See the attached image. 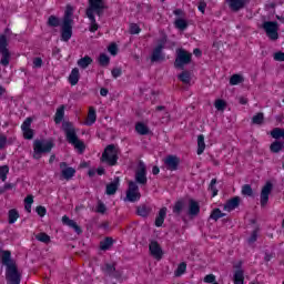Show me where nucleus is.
<instances>
[{
    "instance_id": "36",
    "label": "nucleus",
    "mask_w": 284,
    "mask_h": 284,
    "mask_svg": "<svg viewBox=\"0 0 284 284\" xmlns=\"http://www.w3.org/2000/svg\"><path fill=\"white\" fill-rule=\"evenodd\" d=\"M263 121H265V116L261 112L252 118V123L254 125H263Z\"/></svg>"
},
{
    "instance_id": "22",
    "label": "nucleus",
    "mask_w": 284,
    "mask_h": 284,
    "mask_svg": "<svg viewBox=\"0 0 284 284\" xmlns=\"http://www.w3.org/2000/svg\"><path fill=\"white\" fill-rule=\"evenodd\" d=\"M136 214L138 216H142L143 219H148V216L152 214V207L145 204H142L136 207Z\"/></svg>"
},
{
    "instance_id": "46",
    "label": "nucleus",
    "mask_w": 284,
    "mask_h": 284,
    "mask_svg": "<svg viewBox=\"0 0 284 284\" xmlns=\"http://www.w3.org/2000/svg\"><path fill=\"white\" fill-rule=\"evenodd\" d=\"M165 43H168V36H162L158 40V45L155 47L156 50H163L165 48Z\"/></svg>"
},
{
    "instance_id": "41",
    "label": "nucleus",
    "mask_w": 284,
    "mask_h": 284,
    "mask_svg": "<svg viewBox=\"0 0 284 284\" xmlns=\"http://www.w3.org/2000/svg\"><path fill=\"white\" fill-rule=\"evenodd\" d=\"M225 216V213L221 212L220 209H214L211 213L210 219H213V221H217L219 219H223Z\"/></svg>"
},
{
    "instance_id": "44",
    "label": "nucleus",
    "mask_w": 284,
    "mask_h": 284,
    "mask_svg": "<svg viewBox=\"0 0 284 284\" xmlns=\"http://www.w3.org/2000/svg\"><path fill=\"white\" fill-rule=\"evenodd\" d=\"M175 28H178V30H186L187 29V21H185L184 19L175 20Z\"/></svg>"
},
{
    "instance_id": "28",
    "label": "nucleus",
    "mask_w": 284,
    "mask_h": 284,
    "mask_svg": "<svg viewBox=\"0 0 284 284\" xmlns=\"http://www.w3.org/2000/svg\"><path fill=\"white\" fill-rule=\"evenodd\" d=\"M114 245V240L112 237H105L102 242H100V250L105 252L106 250H110Z\"/></svg>"
},
{
    "instance_id": "24",
    "label": "nucleus",
    "mask_w": 284,
    "mask_h": 284,
    "mask_svg": "<svg viewBox=\"0 0 284 284\" xmlns=\"http://www.w3.org/2000/svg\"><path fill=\"white\" fill-rule=\"evenodd\" d=\"M135 132H138V134L141 136H146L150 134V128H148V125H145L143 122H138L135 124Z\"/></svg>"
},
{
    "instance_id": "8",
    "label": "nucleus",
    "mask_w": 284,
    "mask_h": 284,
    "mask_svg": "<svg viewBox=\"0 0 284 284\" xmlns=\"http://www.w3.org/2000/svg\"><path fill=\"white\" fill-rule=\"evenodd\" d=\"M190 63H192V53L185 51V49H178L174 67L179 70H183V68L190 65Z\"/></svg>"
},
{
    "instance_id": "25",
    "label": "nucleus",
    "mask_w": 284,
    "mask_h": 284,
    "mask_svg": "<svg viewBox=\"0 0 284 284\" xmlns=\"http://www.w3.org/2000/svg\"><path fill=\"white\" fill-rule=\"evenodd\" d=\"M94 123H97V110H94V108L91 106L89 108L85 125H94Z\"/></svg>"
},
{
    "instance_id": "9",
    "label": "nucleus",
    "mask_w": 284,
    "mask_h": 284,
    "mask_svg": "<svg viewBox=\"0 0 284 284\" xmlns=\"http://www.w3.org/2000/svg\"><path fill=\"white\" fill-rule=\"evenodd\" d=\"M263 30H265L266 36L271 41H276L278 39V22L276 21H265L262 24Z\"/></svg>"
},
{
    "instance_id": "30",
    "label": "nucleus",
    "mask_w": 284,
    "mask_h": 284,
    "mask_svg": "<svg viewBox=\"0 0 284 284\" xmlns=\"http://www.w3.org/2000/svg\"><path fill=\"white\" fill-rule=\"evenodd\" d=\"M233 281H234V284H243L244 283L245 275H244L243 270L240 268V270L235 271Z\"/></svg>"
},
{
    "instance_id": "42",
    "label": "nucleus",
    "mask_w": 284,
    "mask_h": 284,
    "mask_svg": "<svg viewBox=\"0 0 284 284\" xmlns=\"http://www.w3.org/2000/svg\"><path fill=\"white\" fill-rule=\"evenodd\" d=\"M36 240L40 241V243H50V235L47 233H39L36 235Z\"/></svg>"
},
{
    "instance_id": "2",
    "label": "nucleus",
    "mask_w": 284,
    "mask_h": 284,
    "mask_svg": "<svg viewBox=\"0 0 284 284\" xmlns=\"http://www.w3.org/2000/svg\"><path fill=\"white\" fill-rule=\"evenodd\" d=\"M106 9L108 7L105 6L104 0H89L85 14L91 23L89 28L90 32H97V30H99V24L97 23V18L94 14L98 17H103V12H105Z\"/></svg>"
},
{
    "instance_id": "64",
    "label": "nucleus",
    "mask_w": 284,
    "mask_h": 284,
    "mask_svg": "<svg viewBox=\"0 0 284 284\" xmlns=\"http://www.w3.org/2000/svg\"><path fill=\"white\" fill-rule=\"evenodd\" d=\"M193 54H194L195 57H197V58H201L202 54H203V52L201 51V49L196 48V49L193 50Z\"/></svg>"
},
{
    "instance_id": "61",
    "label": "nucleus",
    "mask_w": 284,
    "mask_h": 284,
    "mask_svg": "<svg viewBox=\"0 0 284 284\" xmlns=\"http://www.w3.org/2000/svg\"><path fill=\"white\" fill-rule=\"evenodd\" d=\"M108 50H109L110 54H112L114 57L116 54V50H118L116 44L109 45Z\"/></svg>"
},
{
    "instance_id": "13",
    "label": "nucleus",
    "mask_w": 284,
    "mask_h": 284,
    "mask_svg": "<svg viewBox=\"0 0 284 284\" xmlns=\"http://www.w3.org/2000/svg\"><path fill=\"white\" fill-rule=\"evenodd\" d=\"M60 170H61V176L62 179H65V181H70L77 174V170L72 166H68L67 162L60 163Z\"/></svg>"
},
{
    "instance_id": "52",
    "label": "nucleus",
    "mask_w": 284,
    "mask_h": 284,
    "mask_svg": "<svg viewBox=\"0 0 284 284\" xmlns=\"http://www.w3.org/2000/svg\"><path fill=\"white\" fill-rule=\"evenodd\" d=\"M273 59H274V61H284V52L280 51V52L274 53Z\"/></svg>"
},
{
    "instance_id": "58",
    "label": "nucleus",
    "mask_w": 284,
    "mask_h": 284,
    "mask_svg": "<svg viewBox=\"0 0 284 284\" xmlns=\"http://www.w3.org/2000/svg\"><path fill=\"white\" fill-rule=\"evenodd\" d=\"M256 239H258V233L253 231L252 235L248 239V243H256Z\"/></svg>"
},
{
    "instance_id": "11",
    "label": "nucleus",
    "mask_w": 284,
    "mask_h": 284,
    "mask_svg": "<svg viewBox=\"0 0 284 284\" xmlns=\"http://www.w3.org/2000/svg\"><path fill=\"white\" fill-rule=\"evenodd\" d=\"M141 199V192H139V185L134 181L129 182V189L126 191V200L130 203H136Z\"/></svg>"
},
{
    "instance_id": "29",
    "label": "nucleus",
    "mask_w": 284,
    "mask_h": 284,
    "mask_svg": "<svg viewBox=\"0 0 284 284\" xmlns=\"http://www.w3.org/2000/svg\"><path fill=\"white\" fill-rule=\"evenodd\" d=\"M49 28H59L61 26V19L57 16H50L47 21Z\"/></svg>"
},
{
    "instance_id": "56",
    "label": "nucleus",
    "mask_w": 284,
    "mask_h": 284,
    "mask_svg": "<svg viewBox=\"0 0 284 284\" xmlns=\"http://www.w3.org/2000/svg\"><path fill=\"white\" fill-rule=\"evenodd\" d=\"M7 143H8V138H6V135L3 134H0V150H3Z\"/></svg>"
},
{
    "instance_id": "17",
    "label": "nucleus",
    "mask_w": 284,
    "mask_h": 284,
    "mask_svg": "<svg viewBox=\"0 0 284 284\" xmlns=\"http://www.w3.org/2000/svg\"><path fill=\"white\" fill-rule=\"evenodd\" d=\"M241 205V197L240 196H234L231 200L226 201L224 204V210L225 212H232L233 210H236Z\"/></svg>"
},
{
    "instance_id": "62",
    "label": "nucleus",
    "mask_w": 284,
    "mask_h": 284,
    "mask_svg": "<svg viewBox=\"0 0 284 284\" xmlns=\"http://www.w3.org/2000/svg\"><path fill=\"white\" fill-rule=\"evenodd\" d=\"M24 203H26L27 205H32V203H34V196L28 195V196L24 199Z\"/></svg>"
},
{
    "instance_id": "5",
    "label": "nucleus",
    "mask_w": 284,
    "mask_h": 284,
    "mask_svg": "<svg viewBox=\"0 0 284 284\" xmlns=\"http://www.w3.org/2000/svg\"><path fill=\"white\" fill-rule=\"evenodd\" d=\"M54 148L52 140H34L33 142V159H41L42 154H50Z\"/></svg>"
},
{
    "instance_id": "19",
    "label": "nucleus",
    "mask_w": 284,
    "mask_h": 284,
    "mask_svg": "<svg viewBox=\"0 0 284 284\" xmlns=\"http://www.w3.org/2000/svg\"><path fill=\"white\" fill-rule=\"evenodd\" d=\"M62 223L63 225H68L69 227H72L75 233L82 234L83 230H81V226L74 222V220H71L68 217V215L62 216Z\"/></svg>"
},
{
    "instance_id": "21",
    "label": "nucleus",
    "mask_w": 284,
    "mask_h": 284,
    "mask_svg": "<svg viewBox=\"0 0 284 284\" xmlns=\"http://www.w3.org/2000/svg\"><path fill=\"white\" fill-rule=\"evenodd\" d=\"M165 216H168V207H162L155 217V227H161L163 225Z\"/></svg>"
},
{
    "instance_id": "40",
    "label": "nucleus",
    "mask_w": 284,
    "mask_h": 284,
    "mask_svg": "<svg viewBox=\"0 0 284 284\" xmlns=\"http://www.w3.org/2000/svg\"><path fill=\"white\" fill-rule=\"evenodd\" d=\"M10 172V168L8 165L0 166V179L6 182L8 179V173Z\"/></svg>"
},
{
    "instance_id": "27",
    "label": "nucleus",
    "mask_w": 284,
    "mask_h": 284,
    "mask_svg": "<svg viewBox=\"0 0 284 284\" xmlns=\"http://www.w3.org/2000/svg\"><path fill=\"white\" fill-rule=\"evenodd\" d=\"M80 74H79V69L74 68L72 69L70 75H69V82L71 85H77L79 83Z\"/></svg>"
},
{
    "instance_id": "59",
    "label": "nucleus",
    "mask_w": 284,
    "mask_h": 284,
    "mask_svg": "<svg viewBox=\"0 0 284 284\" xmlns=\"http://www.w3.org/2000/svg\"><path fill=\"white\" fill-rule=\"evenodd\" d=\"M113 278H116L118 281H121V276H123V273L121 271H114L113 274H111Z\"/></svg>"
},
{
    "instance_id": "48",
    "label": "nucleus",
    "mask_w": 284,
    "mask_h": 284,
    "mask_svg": "<svg viewBox=\"0 0 284 284\" xmlns=\"http://www.w3.org/2000/svg\"><path fill=\"white\" fill-rule=\"evenodd\" d=\"M22 132H23L24 139H27L29 141L34 138V131L32 129H27V130H24Z\"/></svg>"
},
{
    "instance_id": "54",
    "label": "nucleus",
    "mask_w": 284,
    "mask_h": 284,
    "mask_svg": "<svg viewBox=\"0 0 284 284\" xmlns=\"http://www.w3.org/2000/svg\"><path fill=\"white\" fill-rule=\"evenodd\" d=\"M139 32H141V28H139L138 24H131L130 33L131 34H139Z\"/></svg>"
},
{
    "instance_id": "3",
    "label": "nucleus",
    "mask_w": 284,
    "mask_h": 284,
    "mask_svg": "<svg viewBox=\"0 0 284 284\" xmlns=\"http://www.w3.org/2000/svg\"><path fill=\"white\" fill-rule=\"evenodd\" d=\"M62 130L65 134V139L68 143L73 145L75 150H79L80 154H83L85 151V144L83 141L79 140V136L77 135V130L74 129V124L70 121H63L62 122Z\"/></svg>"
},
{
    "instance_id": "38",
    "label": "nucleus",
    "mask_w": 284,
    "mask_h": 284,
    "mask_svg": "<svg viewBox=\"0 0 284 284\" xmlns=\"http://www.w3.org/2000/svg\"><path fill=\"white\" fill-rule=\"evenodd\" d=\"M244 79L241 74H233L230 79V85H239V83H243Z\"/></svg>"
},
{
    "instance_id": "7",
    "label": "nucleus",
    "mask_w": 284,
    "mask_h": 284,
    "mask_svg": "<svg viewBox=\"0 0 284 284\" xmlns=\"http://www.w3.org/2000/svg\"><path fill=\"white\" fill-rule=\"evenodd\" d=\"M0 65H3V68H8L10 65V59H12V54L8 49V38H6V36H0Z\"/></svg>"
},
{
    "instance_id": "31",
    "label": "nucleus",
    "mask_w": 284,
    "mask_h": 284,
    "mask_svg": "<svg viewBox=\"0 0 284 284\" xmlns=\"http://www.w3.org/2000/svg\"><path fill=\"white\" fill-rule=\"evenodd\" d=\"M205 152V136L200 134L197 136V154L201 155Z\"/></svg>"
},
{
    "instance_id": "50",
    "label": "nucleus",
    "mask_w": 284,
    "mask_h": 284,
    "mask_svg": "<svg viewBox=\"0 0 284 284\" xmlns=\"http://www.w3.org/2000/svg\"><path fill=\"white\" fill-rule=\"evenodd\" d=\"M225 106H226V103L223 100H216L215 101V108L220 112H223V110H225Z\"/></svg>"
},
{
    "instance_id": "63",
    "label": "nucleus",
    "mask_w": 284,
    "mask_h": 284,
    "mask_svg": "<svg viewBox=\"0 0 284 284\" xmlns=\"http://www.w3.org/2000/svg\"><path fill=\"white\" fill-rule=\"evenodd\" d=\"M105 204H103V203H99V205H98V212H99V214H105Z\"/></svg>"
},
{
    "instance_id": "4",
    "label": "nucleus",
    "mask_w": 284,
    "mask_h": 284,
    "mask_svg": "<svg viewBox=\"0 0 284 284\" xmlns=\"http://www.w3.org/2000/svg\"><path fill=\"white\" fill-rule=\"evenodd\" d=\"M73 14H74V8L68 4L62 19V29H61L62 41L68 42L70 41V39H72V23H74V20L72 19Z\"/></svg>"
},
{
    "instance_id": "45",
    "label": "nucleus",
    "mask_w": 284,
    "mask_h": 284,
    "mask_svg": "<svg viewBox=\"0 0 284 284\" xmlns=\"http://www.w3.org/2000/svg\"><path fill=\"white\" fill-rule=\"evenodd\" d=\"M242 194L244 196H252L254 194V191L252 190V186L250 184H244L242 186Z\"/></svg>"
},
{
    "instance_id": "20",
    "label": "nucleus",
    "mask_w": 284,
    "mask_h": 284,
    "mask_svg": "<svg viewBox=\"0 0 284 284\" xmlns=\"http://www.w3.org/2000/svg\"><path fill=\"white\" fill-rule=\"evenodd\" d=\"M201 212V206L199 205V202L194 200L189 201V214L190 216H199V213Z\"/></svg>"
},
{
    "instance_id": "15",
    "label": "nucleus",
    "mask_w": 284,
    "mask_h": 284,
    "mask_svg": "<svg viewBox=\"0 0 284 284\" xmlns=\"http://www.w3.org/2000/svg\"><path fill=\"white\" fill-rule=\"evenodd\" d=\"M272 182H267L262 191H261V205L265 207L267 205V201H270V194H272Z\"/></svg>"
},
{
    "instance_id": "14",
    "label": "nucleus",
    "mask_w": 284,
    "mask_h": 284,
    "mask_svg": "<svg viewBox=\"0 0 284 284\" xmlns=\"http://www.w3.org/2000/svg\"><path fill=\"white\" fill-rule=\"evenodd\" d=\"M181 163V159L176 155H168L164 160V165H166V169L171 172H174L179 170V164Z\"/></svg>"
},
{
    "instance_id": "37",
    "label": "nucleus",
    "mask_w": 284,
    "mask_h": 284,
    "mask_svg": "<svg viewBox=\"0 0 284 284\" xmlns=\"http://www.w3.org/2000/svg\"><path fill=\"white\" fill-rule=\"evenodd\" d=\"M187 270V264L182 262L179 264L178 268L174 272V276H183V273Z\"/></svg>"
},
{
    "instance_id": "51",
    "label": "nucleus",
    "mask_w": 284,
    "mask_h": 284,
    "mask_svg": "<svg viewBox=\"0 0 284 284\" xmlns=\"http://www.w3.org/2000/svg\"><path fill=\"white\" fill-rule=\"evenodd\" d=\"M36 212L39 216H44L48 211L45 210V206L40 205L36 207Z\"/></svg>"
},
{
    "instance_id": "10",
    "label": "nucleus",
    "mask_w": 284,
    "mask_h": 284,
    "mask_svg": "<svg viewBox=\"0 0 284 284\" xmlns=\"http://www.w3.org/2000/svg\"><path fill=\"white\" fill-rule=\"evenodd\" d=\"M135 183L139 185H148V168L143 161H140L135 170Z\"/></svg>"
},
{
    "instance_id": "57",
    "label": "nucleus",
    "mask_w": 284,
    "mask_h": 284,
    "mask_svg": "<svg viewBox=\"0 0 284 284\" xmlns=\"http://www.w3.org/2000/svg\"><path fill=\"white\" fill-rule=\"evenodd\" d=\"M43 65V60L41 58L33 59V68H41Z\"/></svg>"
},
{
    "instance_id": "26",
    "label": "nucleus",
    "mask_w": 284,
    "mask_h": 284,
    "mask_svg": "<svg viewBox=\"0 0 284 284\" xmlns=\"http://www.w3.org/2000/svg\"><path fill=\"white\" fill-rule=\"evenodd\" d=\"M63 116H65V106L61 105L57 109L55 115H54V123L59 125L61 121H63Z\"/></svg>"
},
{
    "instance_id": "16",
    "label": "nucleus",
    "mask_w": 284,
    "mask_h": 284,
    "mask_svg": "<svg viewBox=\"0 0 284 284\" xmlns=\"http://www.w3.org/2000/svg\"><path fill=\"white\" fill-rule=\"evenodd\" d=\"M226 3H229V8L233 12H239V10H243L247 6V0H226Z\"/></svg>"
},
{
    "instance_id": "49",
    "label": "nucleus",
    "mask_w": 284,
    "mask_h": 284,
    "mask_svg": "<svg viewBox=\"0 0 284 284\" xmlns=\"http://www.w3.org/2000/svg\"><path fill=\"white\" fill-rule=\"evenodd\" d=\"M30 125H32V118H27L21 125V130L22 131L30 130Z\"/></svg>"
},
{
    "instance_id": "53",
    "label": "nucleus",
    "mask_w": 284,
    "mask_h": 284,
    "mask_svg": "<svg viewBox=\"0 0 284 284\" xmlns=\"http://www.w3.org/2000/svg\"><path fill=\"white\" fill-rule=\"evenodd\" d=\"M111 73H112L113 79H119V77H121V74H122L121 68H114L111 71Z\"/></svg>"
},
{
    "instance_id": "35",
    "label": "nucleus",
    "mask_w": 284,
    "mask_h": 284,
    "mask_svg": "<svg viewBox=\"0 0 284 284\" xmlns=\"http://www.w3.org/2000/svg\"><path fill=\"white\" fill-rule=\"evenodd\" d=\"M182 83L189 84L192 81V77L190 75V71H183L179 77Z\"/></svg>"
},
{
    "instance_id": "12",
    "label": "nucleus",
    "mask_w": 284,
    "mask_h": 284,
    "mask_svg": "<svg viewBox=\"0 0 284 284\" xmlns=\"http://www.w3.org/2000/svg\"><path fill=\"white\" fill-rule=\"evenodd\" d=\"M149 250L151 252L152 257L156 258V261H161L163 258V248H161L159 242L151 241L149 244Z\"/></svg>"
},
{
    "instance_id": "47",
    "label": "nucleus",
    "mask_w": 284,
    "mask_h": 284,
    "mask_svg": "<svg viewBox=\"0 0 284 284\" xmlns=\"http://www.w3.org/2000/svg\"><path fill=\"white\" fill-rule=\"evenodd\" d=\"M115 270H116V267L114 266V264H105V266H104V272L109 276H112L114 274Z\"/></svg>"
},
{
    "instance_id": "33",
    "label": "nucleus",
    "mask_w": 284,
    "mask_h": 284,
    "mask_svg": "<svg viewBox=\"0 0 284 284\" xmlns=\"http://www.w3.org/2000/svg\"><path fill=\"white\" fill-rule=\"evenodd\" d=\"M92 63V58H90L89 55H85L84 58H81L80 60H78V65L79 68H82V70H85V68H88V65H91Z\"/></svg>"
},
{
    "instance_id": "55",
    "label": "nucleus",
    "mask_w": 284,
    "mask_h": 284,
    "mask_svg": "<svg viewBox=\"0 0 284 284\" xmlns=\"http://www.w3.org/2000/svg\"><path fill=\"white\" fill-rule=\"evenodd\" d=\"M214 281H216V276H214V274H209L204 277V283H215Z\"/></svg>"
},
{
    "instance_id": "23",
    "label": "nucleus",
    "mask_w": 284,
    "mask_h": 284,
    "mask_svg": "<svg viewBox=\"0 0 284 284\" xmlns=\"http://www.w3.org/2000/svg\"><path fill=\"white\" fill-rule=\"evenodd\" d=\"M158 61H165V55L163 54V50L155 48L151 55V63H158Z\"/></svg>"
},
{
    "instance_id": "32",
    "label": "nucleus",
    "mask_w": 284,
    "mask_h": 284,
    "mask_svg": "<svg viewBox=\"0 0 284 284\" xmlns=\"http://www.w3.org/2000/svg\"><path fill=\"white\" fill-rule=\"evenodd\" d=\"M284 149V142L275 141L271 144L270 150L274 154H278Z\"/></svg>"
},
{
    "instance_id": "6",
    "label": "nucleus",
    "mask_w": 284,
    "mask_h": 284,
    "mask_svg": "<svg viewBox=\"0 0 284 284\" xmlns=\"http://www.w3.org/2000/svg\"><path fill=\"white\" fill-rule=\"evenodd\" d=\"M101 159L103 163H108V165H116V162L119 161V148L114 144H109L104 149Z\"/></svg>"
},
{
    "instance_id": "60",
    "label": "nucleus",
    "mask_w": 284,
    "mask_h": 284,
    "mask_svg": "<svg viewBox=\"0 0 284 284\" xmlns=\"http://www.w3.org/2000/svg\"><path fill=\"white\" fill-rule=\"evenodd\" d=\"M197 8H199L200 12H202V14H205V8H207V3L200 2Z\"/></svg>"
},
{
    "instance_id": "1",
    "label": "nucleus",
    "mask_w": 284,
    "mask_h": 284,
    "mask_svg": "<svg viewBox=\"0 0 284 284\" xmlns=\"http://www.w3.org/2000/svg\"><path fill=\"white\" fill-rule=\"evenodd\" d=\"M1 263L6 265V278L7 284H21V274L19 273V267L17 262L12 260V253L10 251H0Z\"/></svg>"
},
{
    "instance_id": "18",
    "label": "nucleus",
    "mask_w": 284,
    "mask_h": 284,
    "mask_svg": "<svg viewBox=\"0 0 284 284\" xmlns=\"http://www.w3.org/2000/svg\"><path fill=\"white\" fill-rule=\"evenodd\" d=\"M120 181L121 180L119 178H114L113 182L106 184L105 194H108V196H114V194H116V190H119Z\"/></svg>"
},
{
    "instance_id": "34",
    "label": "nucleus",
    "mask_w": 284,
    "mask_h": 284,
    "mask_svg": "<svg viewBox=\"0 0 284 284\" xmlns=\"http://www.w3.org/2000/svg\"><path fill=\"white\" fill-rule=\"evenodd\" d=\"M98 61L102 68H108L110 65V57L105 53L100 54Z\"/></svg>"
},
{
    "instance_id": "39",
    "label": "nucleus",
    "mask_w": 284,
    "mask_h": 284,
    "mask_svg": "<svg viewBox=\"0 0 284 284\" xmlns=\"http://www.w3.org/2000/svg\"><path fill=\"white\" fill-rule=\"evenodd\" d=\"M184 206L185 204L183 203V201H178L173 206V214H176L178 216L181 215V212H183Z\"/></svg>"
},
{
    "instance_id": "43",
    "label": "nucleus",
    "mask_w": 284,
    "mask_h": 284,
    "mask_svg": "<svg viewBox=\"0 0 284 284\" xmlns=\"http://www.w3.org/2000/svg\"><path fill=\"white\" fill-rule=\"evenodd\" d=\"M19 219V212L17 210L12 209L9 211V223L12 225Z\"/></svg>"
}]
</instances>
